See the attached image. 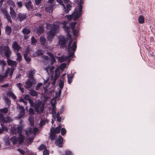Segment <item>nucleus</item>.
<instances>
[{"label": "nucleus", "instance_id": "obj_1", "mask_svg": "<svg viewBox=\"0 0 155 155\" xmlns=\"http://www.w3.org/2000/svg\"><path fill=\"white\" fill-rule=\"evenodd\" d=\"M48 26H51V25L48 24ZM51 27V29L49 31L47 32V39L49 41H52L53 38L54 37L58 29V27L56 25H53Z\"/></svg>", "mask_w": 155, "mask_h": 155}, {"label": "nucleus", "instance_id": "obj_2", "mask_svg": "<svg viewBox=\"0 0 155 155\" xmlns=\"http://www.w3.org/2000/svg\"><path fill=\"white\" fill-rule=\"evenodd\" d=\"M72 42V40L70 41L69 42L68 47V51L69 53L70 57H73L74 55V53L76 50L77 47L76 43L74 42L71 46V44Z\"/></svg>", "mask_w": 155, "mask_h": 155}, {"label": "nucleus", "instance_id": "obj_3", "mask_svg": "<svg viewBox=\"0 0 155 155\" xmlns=\"http://www.w3.org/2000/svg\"><path fill=\"white\" fill-rule=\"evenodd\" d=\"M0 52L3 53L7 58H10L12 52L10 48L8 46H0Z\"/></svg>", "mask_w": 155, "mask_h": 155}, {"label": "nucleus", "instance_id": "obj_4", "mask_svg": "<svg viewBox=\"0 0 155 155\" xmlns=\"http://www.w3.org/2000/svg\"><path fill=\"white\" fill-rule=\"evenodd\" d=\"M42 102L39 100L36 101L31 107L35 108V111L38 114L41 113H42L43 112L44 109L42 107H40L41 105Z\"/></svg>", "mask_w": 155, "mask_h": 155}, {"label": "nucleus", "instance_id": "obj_5", "mask_svg": "<svg viewBox=\"0 0 155 155\" xmlns=\"http://www.w3.org/2000/svg\"><path fill=\"white\" fill-rule=\"evenodd\" d=\"M55 141V144L56 146L61 147L63 146V137L60 135L58 138Z\"/></svg>", "mask_w": 155, "mask_h": 155}, {"label": "nucleus", "instance_id": "obj_6", "mask_svg": "<svg viewBox=\"0 0 155 155\" xmlns=\"http://www.w3.org/2000/svg\"><path fill=\"white\" fill-rule=\"evenodd\" d=\"M12 48L13 51L16 52H18L21 49V48L18 42L16 41L14 42L12 45Z\"/></svg>", "mask_w": 155, "mask_h": 155}, {"label": "nucleus", "instance_id": "obj_7", "mask_svg": "<svg viewBox=\"0 0 155 155\" xmlns=\"http://www.w3.org/2000/svg\"><path fill=\"white\" fill-rule=\"evenodd\" d=\"M67 40L65 37H63L60 38L59 40V44L61 45V48H64L67 47Z\"/></svg>", "mask_w": 155, "mask_h": 155}, {"label": "nucleus", "instance_id": "obj_8", "mask_svg": "<svg viewBox=\"0 0 155 155\" xmlns=\"http://www.w3.org/2000/svg\"><path fill=\"white\" fill-rule=\"evenodd\" d=\"M60 75V73L58 71V70L57 69H56L54 75L53 77H52L51 78V80L52 79L53 80L52 82L53 85H54L55 84L56 80L59 77Z\"/></svg>", "mask_w": 155, "mask_h": 155}, {"label": "nucleus", "instance_id": "obj_9", "mask_svg": "<svg viewBox=\"0 0 155 155\" xmlns=\"http://www.w3.org/2000/svg\"><path fill=\"white\" fill-rule=\"evenodd\" d=\"M27 18L26 14V13H19L18 16V19L20 22H21Z\"/></svg>", "mask_w": 155, "mask_h": 155}, {"label": "nucleus", "instance_id": "obj_10", "mask_svg": "<svg viewBox=\"0 0 155 155\" xmlns=\"http://www.w3.org/2000/svg\"><path fill=\"white\" fill-rule=\"evenodd\" d=\"M7 63L9 66H11L12 67H16L17 66V63L15 61H13L10 58H7Z\"/></svg>", "mask_w": 155, "mask_h": 155}, {"label": "nucleus", "instance_id": "obj_11", "mask_svg": "<svg viewBox=\"0 0 155 155\" xmlns=\"http://www.w3.org/2000/svg\"><path fill=\"white\" fill-rule=\"evenodd\" d=\"M68 56H61V57H57L58 61L61 62H62L65 61L69 59V58L70 57H73L69 56V53H68Z\"/></svg>", "mask_w": 155, "mask_h": 155}, {"label": "nucleus", "instance_id": "obj_12", "mask_svg": "<svg viewBox=\"0 0 155 155\" xmlns=\"http://www.w3.org/2000/svg\"><path fill=\"white\" fill-rule=\"evenodd\" d=\"M2 12L4 14L6 18L7 19L8 22L12 23V20L10 16L7 12V11L5 10H3Z\"/></svg>", "mask_w": 155, "mask_h": 155}, {"label": "nucleus", "instance_id": "obj_13", "mask_svg": "<svg viewBox=\"0 0 155 155\" xmlns=\"http://www.w3.org/2000/svg\"><path fill=\"white\" fill-rule=\"evenodd\" d=\"M61 125H59L57 127L55 128L54 127H52L50 130L51 132H52L55 134L59 133L60 132Z\"/></svg>", "mask_w": 155, "mask_h": 155}, {"label": "nucleus", "instance_id": "obj_14", "mask_svg": "<svg viewBox=\"0 0 155 155\" xmlns=\"http://www.w3.org/2000/svg\"><path fill=\"white\" fill-rule=\"evenodd\" d=\"M72 15L73 17V20L74 21H76L81 16L82 14H80L78 11H75L74 13H72Z\"/></svg>", "mask_w": 155, "mask_h": 155}, {"label": "nucleus", "instance_id": "obj_15", "mask_svg": "<svg viewBox=\"0 0 155 155\" xmlns=\"http://www.w3.org/2000/svg\"><path fill=\"white\" fill-rule=\"evenodd\" d=\"M25 6L28 10L29 11L31 10L33 8V5L31 1L28 0V2L25 4Z\"/></svg>", "mask_w": 155, "mask_h": 155}, {"label": "nucleus", "instance_id": "obj_16", "mask_svg": "<svg viewBox=\"0 0 155 155\" xmlns=\"http://www.w3.org/2000/svg\"><path fill=\"white\" fill-rule=\"evenodd\" d=\"M44 29L43 25H40L36 30V32L38 34H40L44 31Z\"/></svg>", "mask_w": 155, "mask_h": 155}, {"label": "nucleus", "instance_id": "obj_17", "mask_svg": "<svg viewBox=\"0 0 155 155\" xmlns=\"http://www.w3.org/2000/svg\"><path fill=\"white\" fill-rule=\"evenodd\" d=\"M14 69L13 68H8L5 72V75L8 74L9 75L10 77H12L13 74Z\"/></svg>", "mask_w": 155, "mask_h": 155}, {"label": "nucleus", "instance_id": "obj_18", "mask_svg": "<svg viewBox=\"0 0 155 155\" xmlns=\"http://www.w3.org/2000/svg\"><path fill=\"white\" fill-rule=\"evenodd\" d=\"M63 6L64 9H65L64 12L66 14L68 13L71 10L72 6L70 4H67L66 5V7L64 5H63Z\"/></svg>", "mask_w": 155, "mask_h": 155}, {"label": "nucleus", "instance_id": "obj_19", "mask_svg": "<svg viewBox=\"0 0 155 155\" xmlns=\"http://www.w3.org/2000/svg\"><path fill=\"white\" fill-rule=\"evenodd\" d=\"M10 14L11 15V17L12 19H15L16 17V12L12 7H10Z\"/></svg>", "mask_w": 155, "mask_h": 155}, {"label": "nucleus", "instance_id": "obj_20", "mask_svg": "<svg viewBox=\"0 0 155 155\" xmlns=\"http://www.w3.org/2000/svg\"><path fill=\"white\" fill-rule=\"evenodd\" d=\"M33 85V83L31 79H28L26 82V85L25 87L27 89L31 88Z\"/></svg>", "mask_w": 155, "mask_h": 155}, {"label": "nucleus", "instance_id": "obj_21", "mask_svg": "<svg viewBox=\"0 0 155 155\" xmlns=\"http://www.w3.org/2000/svg\"><path fill=\"white\" fill-rule=\"evenodd\" d=\"M15 130H13V133L16 134L17 132L19 135L22 134V128L21 127L18 126L17 127L16 129H15Z\"/></svg>", "mask_w": 155, "mask_h": 155}, {"label": "nucleus", "instance_id": "obj_22", "mask_svg": "<svg viewBox=\"0 0 155 155\" xmlns=\"http://www.w3.org/2000/svg\"><path fill=\"white\" fill-rule=\"evenodd\" d=\"M49 6L45 8V10L47 12L52 13L53 11V8L54 6L53 5H49Z\"/></svg>", "mask_w": 155, "mask_h": 155}, {"label": "nucleus", "instance_id": "obj_23", "mask_svg": "<svg viewBox=\"0 0 155 155\" xmlns=\"http://www.w3.org/2000/svg\"><path fill=\"white\" fill-rule=\"evenodd\" d=\"M66 23L64 22L63 23V26L62 28H63L64 30L66 32V33L70 32V28L69 26H66Z\"/></svg>", "mask_w": 155, "mask_h": 155}, {"label": "nucleus", "instance_id": "obj_24", "mask_svg": "<svg viewBox=\"0 0 155 155\" xmlns=\"http://www.w3.org/2000/svg\"><path fill=\"white\" fill-rule=\"evenodd\" d=\"M19 137H17L18 142L19 144L22 143L25 140V137L22 134L19 135Z\"/></svg>", "mask_w": 155, "mask_h": 155}, {"label": "nucleus", "instance_id": "obj_25", "mask_svg": "<svg viewBox=\"0 0 155 155\" xmlns=\"http://www.w3.org/2000/svg\"><path fill=\"white\" fill-rule=\"evenodd\" d=\"M12 28L10 26H6L5 28V32L6 34L8 36L10 35L12 32Z\"/></svg>", "mask_w": 155, "mask_h": 155}, {"label": "nucleus", "instance_id": "obj_26", "mask_svg": "<svg viewBox=\"0 0 155 155\" xmlns=\"http://www.w3.org/2000/svg\"><path fill=\"white\" fill-rule=\"evenodd\" d=\"M7 95L8 96L11 97L13 99H16L17 98L16 97L14 94L11 91H9L7 93Z\"/></svg>", "mask_w": 155, "mask_h": 155}, {"label": "nucleus", "instance_id": "obj_27", "mask_svg": "<svg viewBox=\"0 0 155 155\" xmlns=\"http://www.w3.org/2000/svg\"><path fill=\"white\" fill-rule=\"evenodd\" d=\"M53 132H51L50 137L51 140H56L57 138V136Z\"/></svg>", "mask_w": 155, "mask_h": 155}, {"label": "nucleus", "instance_id": "obj_28", "mask_svg": "<svg viewBox=\"0 0 155 155\" xmlns=\"http://www.w3.org/2000/svg\"><path fill=\"white\" fill-rule=\"evenodd\" d=\"M34 117L30 116L29 117L28 120L31 126H33L34 125Z\"/></svg>", "mask_w": 155, "mask_h": 155}, {"label": "nucleus", "instance_id": "obj_29", "mask_svg": "<svg viewBox=\"0 0 155 155\" xmlns=\"http://www.w3.org/2000/svg\"><path fill=\"white\" fill-rule=\"evenodd\" d=\"M40 41L42 45H44L46 44V39L44 36H42L40 38Z\"/></svg>", "mask_w": 155, "mask_h": 155}, {"label": "nucleus", "instance_id": "obj_30", "mask_svg": "<svg viewBox=\"0 0 155 155\" xmlns=\"http://www.w3.org/2000/svg\"><path fill=\"white\" fill-rule=\"evenodd\" d=\"M16 86L22 93L24 92V90L22 84L21 83H17L16 84Z\"/></svg>", "mask_w": 155, "mask_h": 155}, {"label": "nucleus", "instance_id": "obj_31", "mask_svg": "<svg viewBox=\"0 0 155 155\" xmlns=\"http://www.w3.org/2000/svg\"><path fill=\"white\" fill-rule=\"evenodd\" d=\"M138 22L140 24H143L144 22V18L143 15L140 16L138 18Z\"/></svg>", "mask_w": 155, "mask_h": 155}, {"label": "nucleus", "instance_id": "obj_32", "mask_svg": "<svg viewBox=\"0 0 155 155\" xmlns=\"http://www.w3.org/2000/svg\"><path fill=\"white\" fill-rule=\"evenodd\" d=\"M17 56L16 61L18 62H20L22 60V56L20 53L17 52L16 54Z\"/></svg>", "mask_w": 155, "mask_h": 155}, {"label": "nucleus", "instance_id": "obj_33", "mask_svg": "<svg viewBox=\"0 0 155 155\" xmlns=\"http://www.w3.org/2000/svg\"><path fill=\"white\" fill-rule=\"evenodd\" d=\"M35 70H33L29 72L28 77L30 79H32L33 78V76L35 74Z\"/></svg>", "mask_w": 155, "mask_h": 155}, {"label": "nucleus", "instance_id": "obj_34", "mask_svg": "<svg viewBox=\"0 0 155 155\" xmlns=\"http://www.w3.org/2000/svg\"><path fill=\"white\" fill-rule=\"evenodd\" d=\"M29 93L31 96L33 97L37 96L38 95L37 92L34 90L30 91Z\"/></svg>", "mask_w": 155, "mask_h": 155}, {"label": "nucleus", "instance_id": "obj_35", "mask_svg": "<svg viewBox=\"0 0 155 155\" xmlns=\"http://www.w3.org/2000/svg\"><path fill=\"white\" fill-rule=\"evenodd\" d=\"M5 118L4 116V115L0 113V122L2 123H5Z\"/></svg>", "mask_w": 155, "mask_h": 155}, {"label": "nucleus", "instance_id": "obj_36", "mask_svg": "<svg viewBox=\"0 0 155 155\" xmlns=\"http://www.w3.org/2000/svg\"><path fill=\"white\" fill-rule=\"evenodd\" d=\"M10 140L14 144L18 142L17 138H16L15 136L12 137Z\"/></svg>", "mask_w": 155, "mask_h": 155}, {"label": "nucleus", "instance_id": "obj_37", "mask_svg": "<svg viewBox=\"0 0 155 155\" xmlns=\"http://www.w3.org/2000/svg\"><path fill=\"white\" fill-rule=\"evenodd\" d=\"M6 64V63L5 61L3 60H0V65L1 66L2 70H4Z\"/></svg>", "mask_w": 155, "mask_h": 155}, {"label": "nucleus", "instance_id": "obj_38", "mask_svg": "<svg viewBox=\"0 0 155 155\" xmlns=\"http://www.w3.org/2000/svg\"><path fill=\"white\" fill-rule=\"evenodd\" d=\"M22 31L24 34L26 35H28L31 32V31L29 29L26 28L23 29Z\"/></svg>", "mask_w": 155, "mask_h": 155}, {"label": "nucleus", "instance_id": "obj_39", "mask_svg": "<svg viewBox=\"0 0 155 155\" xmlns=\"http://www.w3.org/2000/svg\"><path fill=\"white\" fill-rule=\"evenodd\" d=\"M24 58L27 62H29L31 61V58L27 55L26 54H24Z\"/></svg>", "mask_w": 155, "mask_h": 155}, {"label": "nucleus", "instance_id": "obj_40", "mask_svg": "<svg viewBox=\"0 0 155 155\" xmlns=\"http://www.w3.org/2000/svg\"><path fill=\"white\" fill-rule=\"evenodd\" d=\"M37 42V41L34 36H32L31 38V44L33 45H36Z\"/></svg>", "mask_w": 155, "mask_h": 155}, {"label": "nucleus", "instance_id": "obj_41", "mask_svg": "<svg viewBox=\"0 0 155 155\" xmlns=\"http://www.w3.org/2000/svg\"><path fill=\"white\" fill-rule=\"evenodd\" d=\"M25 114V111L24 109H22L21 110H20L19 113V117L21 118Z\"/></svg>", "mask_w": 155, "mask_h": 155}, {"label": "nucleus", "instance_id": "obj_42", "mask_svg": "<svg viewBox=\"0 0 155 155\" xmlns=\"http://www.w3.org/2000/svg\"><path fill=\"white\" fill-rule=\"evenodd\" d=\"M45 149H47L45 145L43 144L41 145L38 148L39 150H44Z\"/></svg>", "mask_w": 155, "mask_h": 155}, {"label": "nucleus", "instance_id": "obj_43", "mask_svg": "<svg viewBox=\"0 0 155 155\" xmlns=\"http://www.w3.org/2000/svg\"><path fill=\"white\" fill-rule=\"evenodd\" d=\"M8 109L7 107H5L0 110V112L4 113H6L8 111Z\"/></svg>", "mask_w": 155, "mask_h": 155}, {"label": "nucleus", "instance_id": "obj_44", "mask_svg": "<svg viewBox=\"0 0 155 155\" xmlns=\"http://www.w3.org/2000/svg\"><path fill=\"white\" fill-rule=\"evenodd\" d=\"M29 114L30 115H33L35 114L33 109L32 108H30L29 109Z\"/></svg>", "mask_w": 155, "mask_h": 155}, {"label": "nucleus", "instance_id": "obj_45", "mask_svg": "<svg viewBox=\"0 0 155 155\" xmlns=\"http://www.w3.org/2000/svg\"><path fill=\"white\" fill-rule=\"evenodd\" d=\"M64 86V82L61 80H59V86L61 89H62Z\"/></svg>", "mask_w": 155, "mask_h": 155}, {"label": "nucleus", "instance_id": "obj_46", "mask_svg": "<svg viewBox=\"0 0 155 155\" xmlns=\"http://www.w3.org/2000/svg\"><path fill=\"white\" fill-rule=\"evenodd\" d=\"M2 129L3 131H8V127H6L4 125V123H2L1 124Z\"/></svg>", "mask_w": 155, "mask_h": 155}, {"label": "nucleus", "instance_id": "obj_47", "mask_svg": "<svg viewBox=\"0 0 155 155\" xmlns=\"http://www.w3.org/2000/svg\"><path fill=\"white\" fill-rule=\"evenodd\" d=\"M73 78V76H70V77L68 76V82L69 84H70L71 83V82L72 81Z\"/></svg>", "mask_w": 155, "mask_h": 155}, {"label": "nucleus", "instance_id": "obj_48", "mask_svg": "<svg viewBox=\"0 0 155 155\" xmlns=\"http://www.w3.org/2000/svg\"><path fill=\"white\" fill-rule=\"evenodd\" d=\"M7 77V75H0V82L3 81L5 78Z\"/></svg>", "mask_w": 155, "mask_h": 155}, {"label": "nucleus", "instance_id": "obj_49", "mask_svg": "<svg viewBox=\"0 0 155 155\" xmlns=\"http://www.w3.org/2000/svg\"><path fill=\"white\" fill-rule=\"evenodd\" d=\"M36 54L38 56L42 55L43 54L42 51L41 50H38L36 52Z\"/></svg>", "mask_w": 155, "mask_h": 155}, {"label": "nucleus", "instance_id": "obj_50", "mask_svg": "<svg viewBox=\"0 0 155 155\" xmlns=\"http://www.w3.org/2000/svg\"><path fill=\"white\" fill-rule=\"evenodd\" d=\"M67 131L66 129L64 128H62L61 130V134L64 136V135L66 133Z\"/></svg>", "mask_w": 155, "mask_h": 155}, {"label": "nucleus", "instance_id": "obj_51", "mask_svg": "<svg viewBox=\"0 0 155 155\" xmlns=\"http://www.w3.org/2000/svg\"><path fill=\"white\" fill-rule=\"evenodd\" d=\"M64 153L66 155H73V153L71 151L68 150L65 151Z\"/></svg>", "mask_w": 155, "mask_h": 155}, {"label": "nucleus", "instance_id": "obj_52", "mask_svg": "<svg viewBox=\"0 0 155 155\" xmlns=\"http://www.w3.org/2000/svg\"><path fill=\"white\" fill-rule=\"evenodd\" d=\"M5 101L8 107L10 106L11 104V101L8 98H6L5 99Z\"/></svg>", "mask_w": 155, "mask_h": 155}, {"label": "nucleus", "instance_id": "obj_53", "mask_svg": "<svg viewBox=\"0 0 155 155\" xmlns=\"http://www.w3.org/2000/svg\"><path fill=\"white\" fill-rule=\"evenodd\" d=\"M66 16L68 20L69 21H71L72 19H73L72 14L71 15H67Z\"/></svg>", "mask_w": 155, "mask_h": 155}, {"label": "nucleus", "instance_id": "obj_54", "mask_svg": "<svg viewBox=\"0 0 155 155\" xmlns=\"http://www.w3.org/2000/svg\"><path fill=\"white\" fill-rule=\"evenodd\" d=\"M42 0H35V4L36 5H39L41 3V2Z\"/></svg>", "mask_w": 155, "mask_h": 155}, {"label": "nucleus", "instance_id": "obj_55", "mask_svg": "<svg viewBox=\"0 0 155 155\" xmlns=\"http://www.w3.org/2000/svg\"><path fill=\"white\" fill-rule=\"evenodd\" d=\"M43 155H49L48 150L47 149H45L43 152Z\"/></svg>", "mask_w": 155, "mask_h": 155}, {"label": "nucleus", "instance_id": "obj_56", "mask_svg": "<svg viewBox=\"0 0 155 155\" xmlns=\"http://www.w3.org/2000/svg\"><path fill=\"white\" fill-rule=\"evenodd\" d=\"M48 5H53L54 6L55 5V4H54V0H49L48 1Z\"/></svg>", "mask_w": 155, "mask_h": 155}, {"label": "nucleus", "instance_id": "obj_57", "mask_svg": "<svg viewBox=\"0 0 155 155\" xmlns=\"http://www.w3.org/2000/svg\"><path fill=\"white\" fill-rule=\"evenodd\" d=\"M51 59L50 60L51 61V65H53L54 64V62L56 61V59L54 57L51 58Z\"/></svg>", "mask_w": 155, "mask_h": 155}, {"label": "nucleus", "instance_id": "obj_58", "mask_svg": "<svg viewBox=\"0 0 155 155\" xmlns=\"http://www.w3.org/2000/svg\"><path fill=\"white\" fill-rule=\"evenodd\" d=\"M28 102L30 103L31 107L33 104H34V102L32 101V99L30 98L29 99H28Z\"/></svg>", "mask_w": 155, "mask_h": 155}, {"label": "nucleus", "instance_id": "obj_59", "mask_svg": "<svg viewBox=\"0 0 155 155\" xmlns=\"http://www.w3.org/2000/svg\"><path fill=\"white\" fill-rule=\"evenodd\" d=\"M47 54L50 56L51 58L54 57V55L50 52H47Z\"/></svg>", "mask_w": 155, "mask_h": 155}, {"label": "nucleus", "instance_id": "obj_60", "mask_svg": "<svg viewBox=\"0 0 155 155\" xmlns=\"http://www.w3.org/2000/svg\"><path fill=\"white\" fill-rule=\"evenodd\" d=\"M54 66H51L50 68L49 67V71L51 73H52L54 71Z\"/></svg>", "mask_w": 155, "mask_h": 155}, {"label": "nucleus", "instance_id": "obj_61", "mask_svg": "<svg viewBox=\"0 0 155 155\" xmlns=\"http://www.w3.org/2000/svg\"><path fill=\"white\" fill-rule=\"evenodd\" d=\"M79 6V7L78 8L79 9V11L78 12H79V13L80 14H81V12L82 11V5H81Z\"/></svg>", "mask_w": 155, "mask_h": 155}, {"label": "nucleus", "instance_id": "obj_62", "mask_svg": "<svg viewBox=\"0 0 155 155\" xmlns=\"http://www.w3.org/2000/svg\"><path fill=\"white\" fill-rule=\"evenodd\" d=\"M42 84L41 83L39 84H38L36 87V90H38L39 88L41 87V86L42 85Z\"/></svg>", "mask_w": 155, "mask_h": 155}, {"label": "nucleus", "instance_id": "obj_63", "mask_svg": "<svg viewBox=\"0 0 155 155\" xmlns=\"http://www.w3.org/2000/svg\"><path fill=\"white\" fill-rule=\"evenodd\" d=\"M5 123L9 122L11 121V119L9 117H8L5 118Z\"/></svg>", "mask_w": 155, "mask_h": 155}, {"label": "nucleus", "instance_id": "obj_64", "mask_svg": "<svg viewBox=\"0 0 155 155\" xmlns=\"http://www.w3.org/2000/svg\"><path fill=\"white\" fill-rule=\"evenodd\" d=\"M30 99L29 98V95L28 94H26L25 97L24 99L26 101L28 100V99Z\"/></svg>", "mask_w": 155, "mask_h": 155}]
</instances>
